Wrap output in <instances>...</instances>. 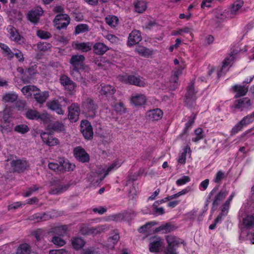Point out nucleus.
<instances>
[{
	"instance_id": "nucleus-1",
	"label": "nucleus",
	"mask_w": 254,
	"mask_h": 254,
	"mask_svg": "<svg viewBox=\"0 0 254 254\" xmlns=\"http://www.w3.org/2000/svg\"><path fill=\"white\" fill-rule=\"evenodd\" d=\"M120 166V165L118 164V162L115 161L107 169H105L101 166L98 167L95 170V172H92L91 175L89 177V180L92 182L95 181L96 183L99 184L108 175L110 172Z\"/></svg>"
},
{
	"instance_id": "nucleus-2",
	"label": "nucleus",
	"mask_w": 254,
	"mask_h": 254,
	"mask_svg": "<svg viewBox=\"0 0 254 254\" xmlns=\"http://www.w3.org/2000/svg\"><path fill=\"white\" fill-rule=\"evenodd\" d=\"M167 246L164 251V254H178V248L180 245L184 243V241L172 235L166 236Z\"/></svg>"
},
{
	"instance_id": "nucleus-3",
	"label": "nucleus",
	"mask_w": 254,
	"mask_h": 254,
	"mask_svg": "<svg viewBox=\"0 0 254 254\" xmlns=\"http://www.w3.org/2000/svg\"><path fill=\"white\" fill-rule=\"evenodd\" d=\"M157 224V223L153 221L149 222L144 225V235L146 231H148L149 233H151L152 232L158 233L161 231H162L163 233H168L173 230V226L169 223H167L154 229L153 227ZM145 235L147 236V234H145Z\"/></svg>"
},
{
	"instance_id": "nucleus-4",
	"label": "nucleus",
	"mask_w": 254,
	"mask_h": 254,
	"mask_svg": "<svg viewBox=\"0 0 254 254\" xmlns=\"http://www.w3.org/2000/svg\"><path fill=\"white\" fill-rule=\"evenodd\" d=\"M83 112L89 118H93L96 115L98 105L94 100L91 98H87L82 103Z\"/></svg>"
},
{
	"instance_id": "nucleus-5",
	"label": "nucleus",
	"mask_w": 254,
	"mask_h": 254,
	"mask_svg": "<svg viewBox=\"0 0 254 254\" xmlns=\"http://www.w3.org/2000/svg\"><path fill=\"white\" fill-rule=\"evenodd\" d=\"M149 251L151 253L158 254L164 251V240L160 237H152L150 239L149 245Z\"/></svg>"
},
{
	"instance_id": "nucleus-6",
	"label": "nucleus",
	"mask_w": 254,
	"mask_h": 254,
	"mask_svg": "<svg viewBox=\"0 0 254 254\" xmlns=\"http://www.w3.org/2000/svg\"><path fill=\"white\" fill-rule=\"evenodd\" d=\"M53 22L56 29H66L70 23V17L66 14H59L56 16Z\"/></svg>"
},
{
	"instance_id": "nucleus-7",
	"label": "nucleus",
	"mask_w": 254,
	"mask_h": 254,
	"mask_svg": "<svg viewBox=\"0 0 254 254\" xmlns=\"http://www.w3.org/2000/svg\"><path fill=\"white\" fill-rule=\"evenodd\" d=\"M254 122V115L252 113L244 117L237 125L232 129L231 132L233 134L237 133L245 127Z\"/></svg>"
},
{
	"instance_id": "nucleus-8",
	"label": "nucleus",
	"mask_w": 254,
	"mask_h": 254,
	"mask_svg": "<svg viewBox=\"0 0 254 254\" xmlns=\"http://www.w3.org/2000/svg\"><path fill=\"white\" fill-rule=\"evenodd\" d=\"M85 57L81 55H75L72 56L69 63L71 64L70 68L85 69V65L84 64Z\"/></svg>"
},
{
	"instance_id": "nucleus-9",
	"label": "nucleus",
	"mask_w": 254,
	"mask_h": 254,
	"mask_svg": "<svg viewBox=\"0 0 254 254\" xmlns=\"http://www.w3.org/2000/svg\"><path fill=\"white\" fill-rule=\"evenodd\" d=\"M80 127V131L85 139L89 140L92 138L93 135V128L89 121L87 120L82 121Z\"/></svg>"
},
{
	"instance_id": "nucleus-10",
	"label": "nucleus",
	"mask_w": 254,
	"mask_h": 254,
	"mask_svg": "<svg viewBox=\"0 0 254 254\" xmlns=\"http://www.w3.org/2000/svg\"><path fill=\"white\" fill-rule=\"evenodd\" d=\"M98 89L100 95L108 98L112 97L116 92V89L114 86L104 83H101Z\"/></svg>"
},
{
	"instance_id": "nucleus-11",
	"label": "nucleus",
	"mask_w": 254,
	"mask_h": 254,
	"mask_svg": "<svg viewBox=\"0 0 254 254\" xmlns=\"http://www.w3.org/2000/svg\"><path fill=\"white\" fill-rule=\"evenodd\" d=\"M44 11L40 7H36L31 9L27 13L28 19L34 24H37L40 19V17L43 14Z\"/></svg>"
},
{
	"instance_id": "nucleus-12",
	"label": "nucleus",
	"mask_w": 254,
	"mask_h": 254,
	"mask_svg": "<svg viewBox=\"0 0 254 254\" xmlns=\"http://www.w3.org/2000/svg\"><path fill=\"white\" fill-rule=\"evenodd\" d=\"M252 105V103L250 99L248 97H244L236 100L234 103V107L235 109L242 111L250 109Z\"/></svg>"
},
{
	"instance_id": "nucleus-13",
	"label": "nucleus",
	"mask_w": 254,
	"mask_h": 254,
	"mask_svg": "<svg viewBox=\"0 0 254 254\" xmlns=\"http://www.w3.org/2000/svg\"><path fill=\"white\" fill-rule=\"evenodd\" d=\"M10 165L15 172H23L28 167V162L23 159H15L10 161Z\"/></svg>"
},
{
	"instance_id": "nucleus-14",
	"label": "nucleus",
	"mask_w": 254,
	"mask_h": 254,
	"mask_svg": "<svg viewBox=\"0 0 254 254\" xmlns=\"http://www.w3.org/2000/svg\"><path fill=\"white\" fill-rule=\"evenodd\" d=\"M74 156L77 160L82 163L88 162L90 160L89 155L80 147H77L74 149Z\"/></svg>"
},
{
	"instance_id": "nucleus-15",
	"label": "nucleus",
	"mask_w": 254,
	"mask_h": 254,
	"mask_svg": "<svg viewBox=\"0 0 254 254\" xmlns=\"http://www.w3.org/2000/svg\"><path fill=\"white\" fill-rule=\"evenodd\" d=\"M60 173L73 171L75 168L74 164L70 163L64 158H59Z\"/></svg>"
},
{
	"instance_id": "nucleus-16",
	"label": "nucleus",
	"mask_w": 254,
	"mask_h": 254,
	"mask_svg": "<svg viewBox=\"0 0 254 254\" xmlns=\"http://www.w3.org/2000/svg\"><path fill=\"white\" fill-rule=\"evenodd\" d=\"M80 114L79 107L77 104L73 103L68 107V119L71 122H76Z\"/></svg>"
},
{
	"instance_id": "nucleus-17",
	"label": "nucleus",
	"mask_w": 254,
	"mask_h": 254,
	"mask_svg": "<svg viewBox=\"0 0 254 254\" xmlns=\"http://www.w3.org/2000/svg\"><path fill=\"white\" fill-rule=\"evenodd\" d=\"M79 231L81 235L88 236L97 234L100 232V229L98 227H89L83 224L80 226Z\"/></svg>"
},
{
	"instance_id": "nucleus-18",
	"label": "nucleus",
	"mask_w": 254,
	"mask_h": 254,
	"mask_svg": "<svg viewBox=\"0 0 254 254\" xmlns=\"http://www.w3.org/2000/svg\"><path fill=\"white\" fill-rule=\"evenodd\" d=\"M235 54L231 53L228 56L225 58L223 62V65L221 69V72L227 71L233 64L236 58Z\"/></svg>"
},
{
	"instance_id": "nucleus-19",
	"label": "nucleus",
	"mask_w": 254,
	"mask_h": 254,
	"mask_svg": "<svg viewBox=\"0 0 254 254\" xmlns=\"http://www.w3.org/2000/svg\"><path fill=\"white\" fill-rule=\"evenodd\" d=\"M60 81L61 84L69 91L73 90L75 87V83L66 75H62L60 77Z\"/></svg>"
},
{
	"instance_id": "nucleus-20",
	"label": "nucleus",
	"mask_w": 254,
	"mask_h": 254,
	"mask_svg": "<svg viewBox=\"0 0 254 254\" xmlns=\"http://www.w3.org/2000/svg\"><path fill=\"white\" fill-rule=\"evenodd\" d=\"M194 83L191 81L190 85L188 86L187 91L185 95V102L189 104L195 100V92L193 87Z\"/></svg>"
},
{
	"instance_id": "nucleus-21",
	"label": "nucleus",
	"mask_w": 254,
	"mask_h": 254,
	"mask_svg": "<svg viewBox=\"0 0 254 254\" xmlns=\"http://www.w3.org/2000/svg\"><path fill=\"white\" fill-rule=\"evenodd\" d=\"M142 39L141 33L139 31L133 30L130 34L128 38V45L131 46L139 43Z\"/></svg>"
},
{
	"instance_id": "nucleus-22",
	"label": "nucleus",
	"mask_w": 254,
	"mask_h": 254,
	"mask_svg": "<svg viewBox=\"0 0 254 254\" xmlns=\"http://www.w3.org/2000/svg\"><path fill=\"white\" fill-rule=\"evenodd\" d=\"M244 2L242 0H237L229 8L230 16L234 18L239 13V9L243 6Z\"/></svg>"
},
{
	"instance_id": "nucleus-23",
	"label": "nucleus",
	"mask_w": 254,
	"mask_h": 254,
	"mask_svg": "<svg viewBox=\"0 0 254 254\" xmlns=\"http://www.w3.org/2000/svg\"><path fill=\"white\" fill-rule=\"evenodd\" d=\"M8 32L9 33V38L12 41L20 44V41L23 38L20 36L18 30L13 26L9 25L7 28Z\"/></svg>"
},
{
	"instance_id": "nucleus-24",
	"label": "nucleus",
	"mask_w": 254,
	"mask_h": 254,
	"mask_svg": "<svg viewBox=\"0 0 254 254\" xmlns=\"http://www.w3.org/2000/svg\"><path fill=\"white\" fill-rule=\"evenodd\" d=\"M163 114L162 110L157 108L148 111L146 113V117L151 121H158L162 118Z\"/></svg>"
},
{
	"instance_id": "nucleus-25",
	"label": "nucleus",
	"mask_w": 254,
	"mask_h": 254,
	"mask_svg": "<svg viewBox=\"0 0 254 254\" xmlns=\"http://www.w3.org/2000/svg\"><path fill=\"white\" fill-rule=\"evenodd\" d=\"M215 16L218 22H223L228 19L232 18L230 16L228 10H216L215 12Z\"/></svg>"
},
{
	"instance_id": "nucleus-26",
	"label": "nucleus",
	"mask_w": 254,
	"mask_h": 254,
	"mask_svg": "<svg viewBox=\"0 0 254 254\" xmlns=\"http://www.w3.org/2000/svg\"><path fill=\"white\" fill-rule=\"evenodd\" d=\"M47 106L49 109L53 111H55L59 115H63L64 113V112L62 110L61 106L58 100H53L49 101L47 103Z\"/></svg>"
},
{
	"instance_id": "nucleus-27",
	"label": "nucleus",
	"mask_w": 254,
	"mask_h": 254,
	"mask_svg": "<svg viewBox=\"0 0 254 254\" xmlns=\"http://www.w3.org/2000/svg\"><path fill=\"white\" fill-rule=\"evenodd\" d=\"M159 205V201H155L152 206H151L152 212L149 211H146L144 209V214H152L156 215H162L165 213V210L163 207H158V206Z\"/></svg>"
},
{
	"instance_id": "nucleus-28",
	"label": "nucleus",
	"mask_w": 254,
	"mask_h": 254,
	"mask_svg": "<svg viewBox=\"0 0 254 254\" xmlns=\"http://www.w3.org/2000/svg\"><path fill=\"white\" fill-rule=\"evenodd\" d=\"M232 90L236 93L235 97L238 98L245 95L248 91V88L244 85L236 84L232 87Z\"/></svg>"
},
{
	"instance_id": "nucleus-29",
	"label": "nucleus",
	"mask_w": 254,
	"mask_h": 254,
	"mask_svg": "<svg viewBox=\"0 0 254 254\" xmlns=\"http://www.w3.org/2000/svg\"><path fill=\"white\" fill-rule=\"evenodd\" d=\"M93 50L95 54L103 55L109 50V48L102 43H97L93 46Z\"/></svg>"
},
{
	"instance_id": "nucleus-30",
	"label": "nucleus",
	"mask_w": 254,
	"mask_h": 254,
	"mask_svg": "<svg viewBox=\"0 0 254 254\" xmlns=\"http://www.w3.org/2000/svg\"><path fill=\"white\" fill-rule=\"evenodd\" d=\"M71 244L73 249L78 251L83 248L85 244V241L81 237H74L71 239Z\"/></svg>"
},
{
	"instance_id": "nucleus-31",
	"label": "nucleus",
	"mask_w": 254,
	"mask_h": 254,
	"mask_svg": "<svg viewBox=\"0 0 254 254\" xmlns=\"http://www.w3.org/2000/svg\"><path fill=\"white\" fill-rule=\"evenodd\" d=\"M34 98L37 103L42 104L47 99L49 96L48 91H39L33 94Z\"/></svg>"
},
{
	"instance_id": "nucleus-32",
	"label": "nucleus",
	"mask_w": 254,
	"mask_h": 254,
	"mask_svg": "<svg viewBox=\"0 0 254 254\" xmlns=\"http://www.w3.org/2000/svg\"><path fill=\"white\" fill-rule=\"evenodd\" d=\"M50 218V215L47 212H43L35 213L29 217V219L39 222L40 221L47 220Z\"/></svg>"
},
{
	"instance_id": "nucleus-33",
	"label": "nucleus",
	"mask_w": 254,
	"mask_h": 254,
	"mask_svg": "<svg viewBox=\"0 0 254 254\" xmlns=\"http://www.w3.org/2000/svg\"><path fill=\"white\" fill-rule=\"evenodd\" d=\"M41 137L44 143H58L59 142L54 134L49 132L42 133Z\"/></svg>"
},
{
	"instance_id": "nucleus-34",
	"label": "nucleus",
	"mask_w": 254,
	"mask_h": 254,
	"mask_svg": "<svg viewBox=\"0 0 254 254\" xmlns=\"http://www.w3.org/2000/svg\"><path fill=\"white\" fill-rule=\"evenodd\" d=\"M182 73V69L178 68L173 70L172 75L170 79L171 83H174L172 87V90H175L177 88L178 81V77Z\"/></svg>"
},
{
	"instance_id": "nucleus-35",
	"label": "nucleus",
	"mask_w": 254,
	"mask_h": 254,
	"mask_svg": "<svg viewBox=\"0 0 254 254\" xmlns=\"http://www.w3.org/2000/svg\"><path fill=\"white\" fill-rule=\"evenodd\" d=\"M228 193L223 190L220 191L215 196L212 202V207L217 208L220 202L226 196Z\"/></svg>"
},
{
	"instance_id": "nucleus-36",
	"label": "nucleus",
	"mask_w": 254,
	"mask_h": 254,
	"mask_svg": "<svg viewBox=\"0 0 254 254\" xmlns=\"http://www.w3.org/2000/svg\"><path fill=\"white\" fill-rule=\"evenodd\" d=\"M92 44L90 42L80 43L75 44V48L82 52H87L92 49Z\"/></svg>"
},
{
	"instance_id": "nucleus-37",
	"label": "nucleus",
	"mask_w": 254,
	"mask_h": 254,
	"mask_svg": "<svg viewBox=\"0 0 254 254\" xmlns=\"http://www.w3.org/2000/svg\"><path fill=\"white\" fill-rule=\"evenodd\" d=\"M191 152L190 147L188 145L186 146L184 149L183 151L181 153L179 157L178 162L181 164H184L186 161L187 154L188 153L190 155Z\"/></svg>"
},
{
	"instance_id": "nucleus-38",
	"label": "nucleus",
	"mask_w": 254,
	"mask_h": 254,
	"mask_svg": "<svg viewBox=\"0 0 254 254\" xmlns=\"http://www.w3.org/2000/svg\"><path fill=\"white\" fill-rule=\"evenodd\" d=\"M195 120V116L190 117L187 123H186L185 127L183 130L182 133L181 134L182 136L188 134L189 131L191 128Z\"/></svg>"
},
{
	"instance_id": "nucleus-39",
	"label": "nucleus",
	"mask_w": 254,
	"mask_h": 254,
	"mask_svg": "<svg viewBox=\"0 0 254 254\" xmlns=\"http://www.w3.org/2000/svg\"><path fill=\"white\" fill-rule=\"evenodd\" d=\"M243 224L247 228H251L254 226V216L247 215L243 220Z\"/></svg>"
},
{
	"instance_id": "nucleus-40",
	"label": "nucleus",
	"mask_w": 254,
	"mask_h": 254,
	"mask_svg": "<svg viewBox=\"0 0 254 254\" xmlns=\"http://www.w3.org/2000/svg\"><path fill=\"white\" fill-rule=\"evenodd\" d=\"M68 227L67 225H61L55 227L53 232L60 236H64L67 234Z\"/></svg>"
},
{
	"instance_id": "nucleus-41",
	"label": "nucleus",
	"mask_w": 254,
	"mask_h": 254,
	"mask_svg": "<svg viewBox=\"0 0 254 254\" xmlns=\"http://www.w3.org/2000/svg\"><path fill=\"white\" fill-rule=\"evenodd\" d=\"M31 248L29 245L24 243L21 244L17 249L16 254H29Z\"/></svg>"
},
{
	"instance_id": "nucleus-42",
	"label": "nucleus",
	"mask_w": 254,
	"mask_h": 254,
	"mask_svg": "<svg viewBox=\"0 0 254 254\" xmlns=\"http://www.w3.org/2000/svg\"><path fill=\"white\" fill-rule=\"evenodd\" d=\"M124 215L123 221L129 222L135 216L134 211L132 209H128L123 211Z\"/></svg>"
},
{
	"instance_id": "nucleus-43",
	"label": "nucleus",
	"mask_w": 254,
	"mask_h": 254,
	"mask_svg": "<svg viewBox=\"0 0 254 254\" xmlns=\"http://www.w3.org/2000/svg\"><path fill=\"white\" fill-rule=\"evenodd\" d=\"M26 117L30 120H37L40 118V113L35 110L29 109L26 114Z\"/></svg>"
},
{
	"instance_id": "nucleus-44",
	"label": "nucleus",
	"mask_w": 254,
	"mask_h": 254,
	"mask_svg": "<svg viewBox=\"0 0 254 254\" xmlns=\"http://www.w3.org/2000/svg\"><path fill=\"white\" fill-rule=\"evenodd\" d=\"M49 127L52 130L58 131H62L65 129L64 124L58 121L51 123Z\"/></svg>"
},
{
	"instance_id": "nucleus-45",
	"label": "nucleus",
	"mask_w": 254,
	"mask_h": 254,
	"mask_svg": "<svg viewBox=\"0 0 254 254\" xmlns=\"http://www.w3.org/2000/svg\"><path fill=\"white\" fill-rule=\"evenodd\" d=\"M131 102L135 106H141L143 104V95L140 94L132 96Z\"/></svg>"
},
{
	"instance_id": "nucleus-46",
	"label": "nucleus",
	"mask_w": 254,
	"mask_h": 254,
	"mask_svg": "<svg viewBox=\"0 0 254 254\" xmlns=\"http://www.w3.org/2000/svg\"><path fill=\"white\" fill-rule=\"evenodd\" d=\"M106 23L111 27H115L117 26L118 22V18L115 16H108L106 17Z\"/></svg>"
},
{
	"instance_id": "nucleus-47",
	"label": "nucleus",
	"mask_w": 254,
	"mask_h": 254,
	"mask_svg": "<svg viewBox=\"0 0 254 254\" xmlns=\"http://www.w3.org/2000/svg\"><path fill=\"white\" fill-rule=\"evenodd\" d=\"M204 136L203 130L201 128L198 127L194 130V137L192 140L197 142L203 138Z\"/></svg>"
},
{
	"instance_id": "nucleus-48",
	"label": "nucleus",
	"mask_w": 254,
	"mask_h": 254,
	"mask_svg": "<svg viewBox=\"0 0 254 254\" xmlns=\"http://www.w3.org/2000/svg\"><path fill=\"white\" fill-rule=\"evenodd\" d=\"M80 69H81L70 68V75L73 79L76 81H80L82 79V77L79 71Z\"/></svg>"
},
{
	"instance_id": "nucleus-49",
	"label": "nucleus",
	"mask_w": 254,
	"mask_h": 254,
	"mask_svg": "<svg viewBox=\"0 0 254 254\" xmlns=\"http://www.w3.org/2000/svg\"><path fill=\"white\" fill-rule=\"evenodd\" d=\"M0 47L5 52L8 60H11L13 58V52L11 51L10 49L6 45L3 43H0Z\"/></svg>"
},
{
	"instance_id": "nucleus-50",
	"label": "nucleus",
	"mask_w": 254,
	"mask_h": 254,
	"mask_svg": "<svg viewBox=\"0 0 254 254\" xmlns=\"http://www.w3.org/2000/svg\"><path fill=\"white\" fill-rule=\"evenodd\" d=\"M17 99V96L14 93H8L4 95L2 97V100L5 102H14Z\"/></svg>"
},
{
	"instance_id": "nucleus-51",
	"label": "nucleus",
	"mask_w": 254,
	"mask_h": 254,
	"mask_svg": "<svg viewBox=\"0 0 254 254\" xmlns=\"http://www.w3.org/2000/svg\"><path fill=\"white\" fill-rule=\"evenodd\" d=\"M89 30L88 26L85 24L77 25L75 28V34L77 35L81 33L87 32Z\"/></svg>"
},
{
	"instance_id": "nucleus-52",
	"label": "nucleus",
	"mask_w": 254,
	"mask_h": 254,
	"mask_svg": "<svg viewBox=\"0 0 254 254\" xmlns=\"http://www.w3.org/2000/svg\"><path fill=\"white\" fill-rule=\"evenodd\" d=\"M67 187L65 185H61L56 188L51 189L50 193L51 194H59L65 191Z\"/></svg>"
},
{
	"instance_id": "nucleus-53",
	"label": "nucleus",
	"mask_w": 254,
	"mask_h": 254,
	"mask_svg": "<svg viewBox=\"0 0 254 254\" xmlns=\"http://www.w3.org/2000/svg\"><path fill=\"white\" fill-rule=\"evenodd\" d=\"M125 80H127V82L130 84L140 86L139 84L141 80L139 78L136 76L134 75H129L127 77H126Z\"/></svg>"
},
{
	"instance_id": "nucleus-54",
	"label": "nucleus",
	"mask_w": 254,
	"mask_h": 254,
	"mask_svg": "<svg viewBox=\"0 0 254 254\" xmlns=\"http://www.w3.org/2000/svg\"><path fill=\"white\" fill-rule=\"evenodd\" d=\"M124 215L123 212L117 214L110 215L108 216V220L116 222H120L123 221Z\"/></svg>"
},
{
	"instance_id": "nucleus-55",
	"label": "nucleus",
	"mask_w": 254,
	"mask_h": 254,
	"mask_svg": "<svg viewBox=\"0 0 254 254\" xmlns=\"http://www.w3.org/2000/svg\"><path fill=\"white\" fill-rule=\"evenodd\" d=\"M14 130L18 133L24 134L29 130V128L26 125L21 124L15 126Z\"/></svg>"
},
{
	"instance_id": "nucleus-56",
	"label": "nucleus",
	"mask_w": 254,
	"mask_h": 254,
	"mask_svg": "<svg viewBox=\"0 0 254 254\" xmlns=\"http://www.w3.org/2000/svg\"><path fill=\"white\" fill-rule=\"evenodd\" d=\"M52 45L47 42H40L38 44L37 48L41 51H46L51 49Z\"/></svg>"
},
{
	"instance_id": "nucleus-57",
	"label": "nucleus",
	"mask_w": 254,
	"mask_h": 254,
	"mask_svg": "<svg viewBox=\"0 0 254 254\" xmlns=\"http://www.w3.org/2000/svg\"><path fill=\"white\" fill-rule=\"evenodd\" d=\"M226 177L225 173L221 170L218 171L215 176L214 182L215 183L220 184L222 180Z\"/></svg>"
},
{
	"instance_id": "nucleus-58",
	"label": "nucleus",
	"mask_w": 254,
	"mask_h": 254,
	"mask_svg": "<svg viewBox=\"0 0 254 254\" xmlns=\"http://www.w3.org/2000/svg\"><path fill=\"white\" fill-rule=\"evenodd\" d=\"M190 181V179L189 176H184L182 178L178 179L176 182V184L177 186H181L186 184Z\"/></svg>"
},
{
	"instance_id": "nucleus-59",
	"label": "nucleus",
	"mask_w": 254,
	"mask_h": 254,
	"mask_svg": "<svg viewBox=\"0 0 254 254\" xmlns=\"http://www.w3.org/2000/svg\"><path fill=\"white\" fill-rule=\"evenodd\" d=\"M52 242L56 245L60 247L63 246L65 244V241L62 238L58 236H54L53 237Z\"/></svg>"
},
{
	"instance_id": "nucleus-60",
	"label": "nucleus",
	"mask_w": 254,
	"mask_h": 254,
	"mask_svg": "<svg viewBox=\"0 0 254 254\" xmlns=\"http://www.w3.org/2000/svg\"><path fill=\"white\" fill-rule=\"evenodd\" d=\"M134 11L137 13L143 12V3L142 1L137 0L134 2Z\"/></svg>"
},
{
	"instance_id": "nucleus-61",
	"label": "nucleus",
	"mask_w": 254,
	"mask_h": 254,
	"mask_svg": "<svg viewBox=\"0 0 254 254\" xmlns=\"http://www.w3.org/2000/svg\"><path fill=\"white\" fill-rule=\"evenodd\" d=\"M115 111L120 114H123L126 112V109L124 107V104L122 102L116 104L114 106Z\"/></svg>"
},
{
	"instance_id": "nucleus-62",
	"label": "nucleus",
	"mask_w": 254,
	"mask_h": 254,
	"mask_svg": "<svg viewBox=\"0 0 254 254\" xmlns=\"http://www.w3.org/2000/svg\"><path fill=\"white\" fill-rule=\"evenodd\" d=\"M37 34L41 39H48L51 37L50 33L43 30H38Z\"/></svg>"
},
{
	"instance_id": "nucleus-63",
	"label": "nucleus",
	"mask_w": 254,
	"mask_h": 254,
	"mask_svg": "<svg viewBox=\"0 0 254 254\" xmlns=\"http://www.w3.org/2000/svg\"><path fill=\"white\" fill-rule=\"evenodd\" d=\"M48 167L50 170L54 171L55 172L60 173L59 163L49 162Z\"/></svg>"
},
{
	"instance_id": "nucleus-64",
	"label": "nucleus",
	"mask_w": 254,
	"mask_h": 254,
	"mask_svg": "<svg viewBox=\"0 0 254 254\" xmlns=\"http://www.w3.org/2000/svg\"><path fill=\"white\" fill-rule=\"evenodd\" d=\"M13 50L14 52H13L14 56H15L19 62H23L24 61V58L22 53L20 50L16 49H14Z\"/></svg>"
}]
</instances>
